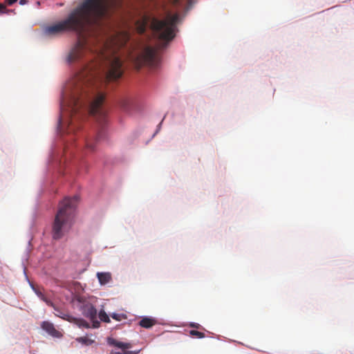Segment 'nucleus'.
Wrapping results in <instances>:
<instances>
[{"instance_id": "nucleus-1", "label": "nucleus", "mask_w": 354, "mask_h": 354, "mask_svg": "<svg viewBox=\"0 0 354 354\" xmlns=\"http://www.w3.org/2000/svg\"><path fill=\"white\" fill-rule=\"evenodd\" d=\"M92 54L86 42L79 40L68 57L71 64L82 62L81 70L67 83L60 104L59 125L62 128L67 123L68 132L73 130L77 118L86 112L94 116L102 127L106 124L105 95L100 84L116 80L123 73L122 62L115 53L107 55L100 51L95 55L98 60L88 63V57Z\"/></svg>"}, {"instance_id": "nucleus-2", "label": "nucleus", "mask_w": 354, "mask_h": 354, "mask_svg": "<svg viewBox=\"0 0 354 354\" xmlns=\"http://www.w3.org/2000/svg\"><path fill=\"white\" fill-rule=\"evenodd\" d=\"M122 6V0H84L74 9L66 19L47 26L44 32L56 36L67 31L82 33L88 25H99L102 18L107 17L111 9Z\"/></svg>"}, {"instance_id": "nucleus-3", "label": "nucleus", "mask_w": 354, "mask_h": 354, "mask_svg": "<svg viewBox=\"0 0 354 354\" xmlns=\"http://www.w3.org/2000/svg\"><path fill=\"white\" fill-rule=\"evenodd\" d=\"M179 21L180 15L178 12H173L168 7L164 6L157 17H151L150 26L156 37L168 42L174 38Z\"/></svg>"}, {"instance_id": "nucleus-4", "label": "nucleus", "mask_w": 354, "mask_h": 354, "mask_svg": "<svg viewBox=\"0 0 354 354\" xmlns=\"http://www.w3.org/2000/svg\"><path fill=\"white\" fill-rule=\"evenodd\" d=\"M77 201L78 197L75 196L73 198L66 197L59 203L58 211L53 223V239H62L71 228Z\"/></svg>"}, {"instance_id": "nucleus-5", "label": "nucleus", "mask_w": 354, "mask_h": 354, "mask_svg": "<svg viewBox=\"0 0 354 354\" xmlns=\"http://www.w3.org/2000/svg\"><path fill=\"white\" fill-rule=\"evenodd\" d=\"M159 62L160 57L157 49L151 46L145 47L142 53L138 55L134 60L135 65L138 69H140L145 65L156 67Z\"/></svg>"}, {"instance_id": "nucleus-6", "label": "nucleus", "mask_w": 354, "mask_h": 354, "mask_svg": "<svg viewBox=\"0 0 354 354\" xmlns=\"http://www.w3.org/2000/svg\"><path fill=\"white\" fill-rule=\"evenodd\" d=\"M107 342L111 346L120 348L122 350L120 351L121 354H138L139 353V351H128L132 347V344L129 342H122L111 337L108 338Z\"/></svg>"}, {"instance_id": "nucleus-7", "label": "nucleus", "mask_w": 354, "mask_h": 354, "mask_svg": "<svg viewBox=\"0 0 354 354\" xmlns=\"http://www.w3.org/2000/svg\"><path fill=\"white\" fill-rule=\"evenodd\" d=\"M81 311L82 315L90 320H93L97 317V310L93 305L89 302H86L82 304Z\"/></svg>"}, {"instance_id": "nucleus-8", "label": "nucleus", "mask_w": 354, "mask_h": 354, "mask_svg": "<svg viewBox=\"0 0 354 354\" xmlns=\"http://www.w3.org/2000/svg\"><path fill=\"white\" fill-rule=\"evenodd\" d=\"M41 327L43 330H44L48 335L53 337H61L62 334L61 332L57 330L53 324L51 322L44 321L41 323Z\"/></svg>"}, {"instance_id": "nucleus-9", "label": "nucleus", "mask_w": 354, "mask_h": 354, "mask_svg": "<svg viewBox=\"0 0 354 354\" xmlns=\"http://www.w3.org/2000/svg\"><path fill=\"white\" fill-rule=\"evenodd\" d=\"M104 136V131L100 129L94 138H88L86 140V148L91 151H95V144Z\"/></svg>"}, {"instance_id": "nucleus-10", "label": "nucleus", "mask_w": 354, "mask_h": 354, "mask_svg": "<svg viewBox=\"0 0 354 354\" xmlns=\"http://www.w3.org/2000/svg\"><path fill=\"white\" fill-rule=\"evenodd\" d=\"M97 277L101 285H106L112 279V276L110 272H97Z\"/></svg>"}, {"instance_id": "nucleus-11", "label": "nucleus", "mask_w": 354, "mask_h": 354, "mask_svg": "<svg viewBox=\"0 0 354 354\" xmlns=\"http://www.w3.org/2000/svg\"><path fill=\"white\" fill-rule=\"evenodd\" d=\"M156 320L154 318L145 317L139 322V325L142 328H149L156 324Z\"/></svg>"}, {"instance_id": "nucleus-12", "label": "nucleus", "mask_w": 354, "mask_h": 354, "mask_svg": "<svg viewBox=\"0 0 354 354\" xmlns=\"http://www.w3.org/2000/svg\"><path fill=\"white\" fill-rule=\"evenodd\" d=\"M71 322L74 323L80 328H90V324L86 321H85L84 319H83L82 318H76V317H73V318L71 319Z\"/></svg>"}, {"instance_id": "nucleus-13", "label": "nucleus", "mask_w": 354, "mask_h": 354, "mask_svg": "<svg viewBox=\"0 0 354 354\" xmlns=\"http://www.w3.org/2000/svg\"><path fill=\"white\" fill-rule=\"evenodd\" d=\"M76 341L86 346H90L94 342L93 339H91L87 336L77 337Z\"/></svg>"}, {"instance_id": "nucleus-14", "label": "nucleus", "mask_w": 354, "mask_h": 354, "mask_svg": "<svg viewBox=\"0 0 354 354\" xmlns=\"http://www.w3.org/2000/svg\"><path fill=\"white\" fill-rule=\"evenodd\" d=\"M57 312V313H56V316L59 317H61L63 319H65V320H67L70 322H71V319L73 318L72 316L69 315L68 313H64V312H62V311H60L59 310H57L55 309Z\"/></svg>"}, {"instance_id": "nucleus-15", "label": "nucleus", "mask_w": 354, "mask_h": 354, "mask_svg": "<svg viewBox=\"0 0 354 354\" xmlns=\"http://www.w3.org/2000/svg\"><path fill=\"white\" fill-rule=\"evenodd\" d=\"M99 318L100 319V320L102 322H104L106 323L110 322L109 317L104 310H100V312L99 313Z\"/></svg>"}, {"instance_id": "nucleus-16", "label": "nucleus", "mask_w": 354, "mask_h": 354, "mask_svg": "<svg viewBox=\"0 0 354 354\" xmlns=\"http://www.w3.org/2000/svg\"><path fill=\"white\" fill-rule=\"evenodd\" d=\"M189 335L198 339L204 338L205 337L203 333L195 330H190Z\"/></svg>"}, {"instance_id": "nucleus-17", "label": "nucleus", "mask_w": 354, "mask_h": 354, "mask_svg": "<svg viewBox=\"0 0 354 354\" xmlns=\"http://www.w3.org/2000/svg\"><path fill=\"white\" fill-rule=\"evenodd\" d=\"M111 317L116 321H121L122 319H126L127 316L124 314L113 313L111 315Z\"/></svg>"}, {"instance_id": "nucleus-18", "label": "nucleus", "mask_w": 354, "mask_h": 354, "mask_svg": "<svg viewBox=\"0 0 354 354\" xmlns=\"http://www.w3.org/2000/svg\"><path fill=\"white\" fill-rule=\"evenodd\" d=\"M36 294L47 304L53 306L52 303L48 299H46L40 291L37 290Z\"/></svg>"}, {"instance_id": "nucleus-19", "label": "nucleus", "mask_w": 354, "mask_h": 354, "mask_svg": "<svg viewBox=\"0 0 354 354\" xmlns=\"http://www.w3.org/2000/svg\"><path fill=\"white\" fill-rule=\"evenodd\" d=\"M12 10L7 9L4 4L0 3V14H8Z\"/></svg>"}, {"instance_id": "nucleus-20", "label": "nucleus", "mask_w": 354, "mask_h": 354, "mask_svg": "<svg viewBox=\"0 0 354 354\" xmlns=\"http://www.w3.org/2000/svg\"><path fill=\"white\" fill-rule=\"evenodd\" d=\"M147 20L145 19L143 24L139 27L138 30L140 33H143L145 31L146 26H147Z\"/></svg>"}, {"instance_id": "nucleus-21", "label": "nucleus", "mask_w": 354, "mask_h": 354, "mask_svg": "<svg viewBox=\"0 0 354 354\" xmlns=\"http://www.w3.org/2000/svg\"><path fill=\"white\" fill-rule=\"evenodd\" d=\"M91 321L93 322V328H98L100 326V322L97 320V317L95 319Z\"/></svg>"}, {"instance_id": "nucleus-22", "label": "nucleus", "mask_w": 354, "mask_h": 354, "mask_svg": "<svg viewBox=\"0 0 354 354\" xmlns=\"http://www.w3.org/2000/svg\"><path fill=\"white\" fill-rule=\"evenodd\" d=\"M6 1V3L8 6H11L12 5L13 3H15V2L17 1V0H5Z\"/></svg>"}, {"instance_id": "nucleus-23", "label": "nucleus", "mask_w": 354, "mask_h": 354, "mask_svg": "<svg viewBox=\"0 0 354 354\" xmlns=\"http://www.w3.org/2000/svg\"><path fill=\"white\" fill-rule=\"evenodd\" d=\"M189 326L192 328H199L201 325L197 323H190Z\"/></svg>"}, {"instance_id": "nucleus-24", "label": "nucleus", "mask_w": 354, "mask_h": 354, "mask_svg": "<svg viewBox=\"0 0 354 354\" xmlns=\"http://www.w3.org/2000/svg\"><path fill=\"white\" fill-rule=\"evenodd\" d=\"M169 1L174 6H177L179 2H180V0H169Z\"/></svg>"}, {"instance_id": "nucleus-25", "label": "nucleus", "mask_w": 354, "mask_h": 354, "mask_svg": "<svg viewBox=\"0 0 354 354\" xmlns=\"http://www.w3.org/2000/svg\"><path fill=\"white\" fill-rule=\"evenodd\" d=\"M28 3V0H20L19 1V4L20 5H25V4H27Z\"/></svg>"}, {"instance_id": "nucleus-26", "label": "nucleus", "mask_w": 354, "mask_h": 354, "mask_svg": "<svg viewBox=\"0 0 354 354\" xmlns=\"http://www.w3.org/2000/svg\"><path fill=\"white\" fill-rule=\"evenodd\" d=\"M110 354H121L120 351H111Z\"/></svg>"}, {"instance_id": "nucleus-27", "label": "nucleus", "mask_w": 354, "mask_h": 354, "mask_svg": "<svg viewBox=\"0 0 354 354\" xmlns=\"http://www.w3.org/2000/svg\"><path fill=\"white\" fill-rule=\"evenodd\" d=\"M35 4L37 7H39L40 6V1H36Z\"/></svg>"}, {"instance_id": "nucleus-28", "label": "nucleus", "mask_w": 354, "mask_h": 354, "mask_svg": "<svg viewBox=\"0 0 354 354\" xmlns=\"http://www.w3.org/2000/svg\"><path fill=\"white\" fill-rule=\"evenodd\" d=\"M125 103H126V102H124V104H122V106L124 107V109H127V108H126V104H125Z\"/></svg>"}, {"instance_id": "nucleus-29", "label": "nucleus", "mask_w": 354, "mask_h": 354, "mask_svg": "<svg viewBox=\"0 0 354 354\" xmlns=\"http://www.w3.org/2000/svg\"><path fill=\"white\" fill-rule=\"evenodd\" d=\"M124 37H125V39H128V35H125Z\"/></svg>"}]
</instances>
